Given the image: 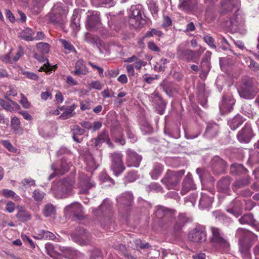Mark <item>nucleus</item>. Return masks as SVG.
Here are the masks:
<instances>
[{
    "mask_svg": "<svg viewBox=\"0 0 259 259\" xmlns=\"http://www.w3.org/2000/svg\"><path fill=\"white\" fill-rule=\"evenodd\" d=\"M73 185L74 182L70 180H60L53 183L51 191L55 197L65 198L71 195Z\"/></svg>",
    "mask_w": 259,
    "mask_h": 259,
    "instance_id": "obj_1",
    "label": "nucleus"
},
{
    "mask_svg": "<svg viewBox=\"0 0 259 259\" xmlns=\"http://www.w3.org/2000/svg\"><path fill=\"white\" fill-rule=\"evenodd\" d=\"M94 213L98 217L101 226L105 228L111 222L113 214L110 201L108 199H105L100 205L99 209L95 210Z\"/></svg>",
    "mask_w": 259,
    "mask_h": 259,
    "instance_id": "obj_2",
    "label": "nucleus"
},
{
    "mask_svg": "<svg viewBox=\"0 0 259 259\" xmlns=\"http://www.w3.org/2000/svg\"><path fill=\"white\" fill-rule=\"evenodd\" d=\"M68 12V10L63 7L62 4L56 3L48 14V17L51 22L62 25L66 20Z\"/></svg>",
    "mask_w": 259,
    "mask_h": 259,
    "instance_id": "obj_3",
    "label": "nucleus"
},
{
    "mask_svg": "<svg viewBox=\"0 0 259 259\" xmlns=\"http://www.w3.org/2000/svg\"><path fill=\"white\" fill-rule=\"evenodd\" d=\"M184 173V170L179 171L168 170L161 181L168 189H176Z\"/></svg>",
    "mask_w": 259,
    "mask_h": 259,
    "instance_id": "obj_4",
    "label": "nucleus"
},
{
    "mask_svg": "<svg viewBox=\"0 0 259 259\" xmlns=\"http://www.w3.org/2000/svg\"><path fill=\"white\" fill-rule=\"evenodd\" d=\"M258 91L250 79H244L238 90L240 97L248 100L254 98Z\"/></svg>",
    "mask_w": 259,
    "mask_h": 259,
    "instance_id": "obj_5",
    "label": "nucleus"
},
{
    "mask_svg": "<svg viewBox=\"0 0 259 259\" xmlns=\"http://www.w3.org/2000/svg\"><path fill=\"white\" fill-rule=\"evenodd\" d=\"M143 8L141 5L132 6L128 11L130 22L135 27H138L145 23L142 17Z\"/></svg>",
    "mask_w": 259,
    "mask_h": 259,
    "instance_id": "obj_6",
    "label": "nucleus"
},
{
    "mask_svg": "<svg viewBox=\"0 0 259 259\" xmlns=\"http://www.w3.org/2000/svg\"><path fill=\"white\" fill-rule=\"evenodd\" d=\"M111 159L110 169L114 175L118 176L125 170L122 161L123 155L119 152H114L110 155Z\"/></svg>",
    "mask_w": 259,
    "mask_h": 259,
    "instance_id": "obj_7",
    "label": "nucleus"
},
{
    "mask_svg": "<svg viewBox=\"0 0 259 259\" xmlns=\"http://www.w3.org/2000/svg\"><path fill=\"white\" fill-rule=\"evenodd\" d=\"M72 240L81 246L89 245L91 240V234L82 228H77L71 235Z\"/></svg>",
    "mask_w": 259,
    "mask_h": 259,
    "instance_id": "obj_8",
    "label": "nucleus"
},
{
    "mask_svg": "<svg viewBox=\"0 0 259 259\" xmlns=\"http://www.w3.org/2000/svg\"><path fill=\"white\" fill-rule=\"evenodd\" d=\"M155 215L157 219H161V221L160 222L161 226L163 225L168 226L172 224L174 220L170 211L166 208L162 206L156 207Z\"/></svg>",
    "mask_w": 259,
    "mask_h": 259,
    "instance_id": "obj_9",
    "label": "nucleus"
},
{
    "mask_svg": "<svg viewBox=\"0 0 259 259\" xmlns=\"http://www.w3.org/2000/svg\"><path fill=\"white\" fill-rule=\"evenodd\" d=\"M206 231L203 226L197 225L188 234L189 239L194 242H202L206 240Z\"/></svg>",
    "mask_w": 259,
    "mask_h": 259,
    "instance_id": "obj_10",
    "label": "nucleus"
},
{
    "mask_svg": "<svg viewBox=\"0 0 259 259\" xmlns=\"http://www.w3.org/2000/svg\"><path fill=\"white\" fill-rule=\"evenodd\" d=\"M211 230L212 233L211 242L225 250H228L229 247V242L221 234L220 230L218 228L211 227Z\"/></svg>",
    "mask_w": 259,
    "mask_h": 259,
    "instance_id": "obj_11",
    "label": "nucleus"
},
{
    "mask_svg": "<svg viewBox=\"0 0 259 259\" xmlns=\"http://www.w3.org/2000/svg\"><path fill=\"white\" fill-rule=\"evenodd\" d=\"M77 185L79 189V193L87 194L91 188L95 187V183L89 176L83 174H80Z\"/></svg>",
    "mask_w": 259,
    "mask_h": 259,
    "instance_id": "obj_12",
    "label": "nucleus"
},
{
    "mask_svg": "<svg viewBox=\"0 0 259 259\" xmlns=\"http://www.w3.org/2000/svg\"><path fill=\"white\" fill-rule=\"evenodd\" d=\"M150 100L157 112L160 114H163L166 108V103L159 94L156 92L153 93L150 97Z\"/></svg>",
    "mask_w": 259,
    "mask_h": 259,
    "instance_id": "obj_13",
    "label": "nucleus"
},
{
    "mask_svg": "<svg viewBox=\"0 0 259 259\" xmlns=\"http://www.w3.org/2000/svg\"><path fill=\"white\" fill-rule=\"evenodd\" d=\"M101 25L99 14L97 12L89 11L88 12L87 26L91 29H96Z\"/></svg>",
    "mask_w": 259,
    "mask_h": 259,
    "instance_id": "obj_14",
    "label": "nucleus"
},
{
    "mask_svg": "<svg viewBox=\"0 0 259 259\" xmlns=\"http://www.w3.org/2000/svg\"><path fill=\"white\" fill-rule=\"evenodd\" d=\"M126 153L127 166L138 167L141 161L142 156L130 149H128Z\"/></svg>",
    "mask_w": 259,
    "mask_h": 259,
    "instance_id": "obj_15",
    "label": "nucleus"
},
{
    "mask_svg": "<svg viewBox=\"0 0 259 259\" xmlns=\"http://www.w3.org/2000/svg\"><path fill=\"white\" fill-rule=\"evenodd\" d=\"M82 212V207L81 204L78 202L72 203L64 208L65 214L67 216L71 215L77 218H79Z\"/></svg>",
    "mask_w": 259,
    "mask_h": 259,
    "instance_id": "obj_16",
    "label": "nucleus"
},
{
    "mask_svg": "<svg viewBox=\"0 0 259 259\" xmlns=\"http://www.w3.org/2000/svg\"><path fill=\"white\" fill-rule=\"evenodd\" d=\"M234 104L235 100L231 95L224 96L219 105L220 111L223 114L230 111Z\"/></svg>",
    "mask_w": 259,
    "mask_h": 259,
    "instance_id": "obj_17",
    "label": "nucleus"
},
{
    "mask_svg": "<svg viewBox=\"0 0 259 259\" xmlns=\"http://www.w3.org/2000/svg\"><path fill=\"white\" fill-rule=\"evenodd\" d=\"M213 194L210 192H202L199 199V206L201 209L209 207L213 200Z\"/></svg>",
    "mask_w": 259,
    "mask_h": 259,
    "instance_id": "obj_18",
    "label": "nucleus"
},
{
    "mask_svg": "<svg viewBox=\"0 0 259 259\" xmlns=\"http://www.w3.org/2000/svg\"><path fill=\"white\" fill-rule=\"evenodd\" d=\"M252 137V129L249 125H245L237 135V138L241 143H248Z\"/></svg>",
    "mask_w": 259,
    "mask_h": 259,
    "instance_id": "obj_19",
    "label": "nucleus"
},
{
    "mask_svg": "<svg viewBox=\"0 0 259 259\" xmlns=\"http://www.w3.org/2000/svg\"><path fill=\"white\" fill-rule=\"evenodd\" d=\"M197 0H179L178 7L185 12H190L196 9Z\"/></svg>",
    "mask_w": 259,
    "mask_h": 259,
    "instance_id": "obj_20",
    "label": "nucleus"
},
{
    "mask_svg": "<svg viewBox=\"0 0 259 259\" xmlns=\"http://www.w3.org/2000/svg\"><path fill=\"white\" fill-rule=\"evenodd\" d=\"M195 185L193 183L192 175L188 172L182 183L181 193L182 195H184L190 190L195 189Z\"/></svg>",
    "mask_w": 259,
    "mask_h": 259,
    "instance_id": "obj_21",
    "label": "nucleus"
},
{
    "mask_svg": "<svg viewBox=\"0 0 259 259\" xmlns=\"http://www.w3.org/2000/svg\"><path fill=\"white\" fill-rule=\"evenodd\" d=\"M7 100L0 99V105L6 110L14 112L20 109V106L16 103L10 100L7 96H5Z\"/></svg>",
    "mask_w": 259,
    "mask_h": 259,
    "instance_id": "obj_22",
    "label": "nucleus"
},
{
    "mask_svg": "<svg viewBox=\"0 0 259 259\" xmlns=\"http://www.w3.org/2000/svg\"><path fill=\"white\" fill-rule=\"evenodd\" d=\"M133 201V196L132 193L127 192L122 193L117 199V203L123 207H129Z\"/></svg>",
    "mask_w": 259,
    "mask_h": 259,
    "instance_id": "obj_23",
    "label": "nucleus"
},
{
    "mask_svg": "<svg viewBox=\"0 0 259 259\" xmlns=\"http://www.w3.org/2000/svg\"><path fill=\"white\" fill-rule=\"evenodd\" d=\"M239 250L243 259H250L249 252L251 245L247 243L245 239L239 238Z\"/></svg>",
    "mask_w": 259,
    "mask_h": 259,
    "instance_id": "obj_24",
    "label": "nucleus"
},
{
    "mask_svg": "<svg viewBox=\"0 0 259 259\" xmlns=\"http://www.w3.org/2000/svg\"><path fill=\"white\" fill-rule=\"evenodd\" d=\"M77 105L75 104H73L70 106H62L60 107V109L63 111V113L59 116V118L62 120H65L74 116L75 114L74 111Z\"/></svg>",
    "mask_w": 259,
    "mask_h": 259,
    "instance_id": "obj_25",
    "label": "nucleus"
},
{
    "mask_svg": "<svg viewBox=\"0 0 259 259\" xmlns=\"http://www.w3.org/2000/svg\"><path fill=\"white\" fill-rule=\"evenodd\" d=\"M236 235L238 238L249 240L251 242L257 240V236L253 233L242 228L237 229Z\"/></svg>",
    "mask_w": 259,
    "mask_h": 259,
    "instance_id": "obj_26",
    "label": "nucleus"
},
{
    "mask_svg": "<svg viewBox=\"0 0 259 259\" xmlns=\"http://www.w3.org/2000/svg\"><path fill=\"white\" fill-rule=\"evenodd\" d=\"M242 205L243 202L241 200L236 199L230 204L227 211L236 217H238L241 213Z\"/></svg>",
    "mask_w": 259,
    "mask_h": 259,
    "instance_id": "obj_27",
    "label": "nucleus"
},
{
    "mask_svg": "<svg viewBox=\"0 0 259 259\" xmlns=\"http://www.w3.org/2000/svg\"><path fill=\"white\" fill-rule=\"evenodd\" d=\"M231 181V178L229 177H226L221 179L217 184L219 192L229 194L230 192Z\"/></svg>",
    "mask_w": 259,
    "mask_h": 259,
    "instance_id": "obj_28",
    "label": "nucleus"
},
{
    "mask_svg": "<svg viewBox=\"0 0 259 259\" xmlns=\"http://www.w3.org/2000/svg\"><path fill=\"white\" fill-rule=\"evenodd\" d=\"M219 125L213 122H208L205 132L204 134V137L208 139H211L215 137L219 131Z\"/></svg>",
    "mask_w": 259,
    "mask_h": 259,
    "instance_id": "obj_29",
    "label": "nucleus"
},
{
    "mask_svg": "<svg viewBox=\"0 0 259 259\" xmlns=\"http://www.w3.org/2000/svg\"><path fill=\"white\" fill-rule=\"evenodd\" d=\"M244 22L243 17L241 15L236 14L229 19L230 25L229 26L234 30H238L239 27L243 25Z\"/></svg>",
    "mask_w": 259,
    "mask_h": 259,
    "instance_id": "obj_30",
    "label": "nucleus"
},
{
    "mask_svg": "<svg viewBox=\"0 0 259 259\" xmlns=\"http://www.w3.org/2000/svg\"><path fill=\"white\" fill-rule=\"evenodd\" d=\"M239 4V0H223L221 2L222 7V13L232 11L237 7Z\"/></svg>",
    "mask_w": 259,
    "mask_h": 259,
    "instance_id": "obj_31",
    "label": "nucleus"
},
{
    "mask_svg": "<svg viewBox=\"0 0 259 259\" xmlns=\"http://www.w3.org/2000/svg\"><path fill=\"white\" fill-rule=\"evenodd\" d=\"M160 87L163 91L169 97L172 96L177 92L176 85L167 80H163L160 83Z\"/></svg>",
    "mask_w": 259,
    "mask_h": 259,
    "instance_id": "obj_32",
    "label": "nucleus"
},
{
    "mask_svg": "<svg viewBox=\"0 0 259 259\" xmlns=\"http://www.w3.org/2000/svg\"><path fill=\"white\" fill-rule=\"evenodd\" d=\"M108 139V132L106 131H103L99 134L97 137L91 141V144L96 148L98 149L101 147L102 144L105 142Z\"/></svg>",
    "mask_w": 259,
    "mask_h": 259,
    "instance_id": "obj_33",
    "label": "nucleus"
},
{
    "mask_svg": "<svg viewBox=\"0 0 259 259\" xmlns=\"http://www.w3.org/2000/svg\"><path fill=\"white\" fill-rule=\"evenodd\" d=\"M58 247L61 251L59 254H61L66 258L73 259L77 254L76 251L72 247L64 246H58Z\"/></svg>",
    "mask_w": 259,
    "mask_h": 259,
    "instance_id": "obj_34",
    "label": "nucleus"
},
{
    "mask_svg": "<svg viewBox=\"0 0 259 259\" xmlns=\"http://www.w3.org/2000/svg\"><path fill=\"white\" fill-rule=\"evenodd\" d=\"M89 72L84 61L82 60H78L75 65V70L72 72L74 75L80 76L87 74Z\"/></svg>",
    "mask_w": 259,
    "mask_h": 259,
    "instance_id": "obj_35",
    "label": "nucleus"
},
{
    "mask_svg": "<svg viewBox=\"0 0 259 259\" xmlns=\"http://www.w3.org/2000/svg\"><path fill=\"white\" fill-rule=\"evenodd\" d=\"M70 165L71 162L70 161L63 158L59 167H57L55 164H53L51 167L53 170L58 171L59 174L63 175L69 170Z\"/></svg>",
    "mask_w": 259,
    "mask_h": 259,
    "instance_id": "obj_36",
    "label": "nucleus"
},
{
    "mask_svg": "<svg viewBox=\"0 0 259 259\" xmlns=\"http://www.w3.org/2000/svg\"><path fill=\"white\" fill-rule=\"evenodd\" d=\"M17 208L18 209V211L16 216L22 222H26L31 219V214L23 206H18Z\"/></svg>",
    "mask_w": 259,
    "mask_h": 259,
    "instance_id": "obj_37",
    "label": "nucleus"
},
{
    "mask_svg": "<svg viewBox=\"0 0 259 259\" xmlns=\"http://www.w3.org/2000/svg\"><path fill=\"white\" fill-rule=\"evenodd\" d=\"M178 55L183 59L190 61L192 60L195 56V52L188 49H181L180 48L177 50Z\"/></svg>",
    "mask_w": 259,
    "mask_h": 259,
    "instance_id": "obj_38",
    "label": "nucleus"
},
{
    "mask_svg": "<svg viewBox=\"0 0 259 259\" xmlns=\"http://www.w3.org/2000/svg\"><path fill=\"white\" fill-rule=\"evenodd\" d=\"M244 121V119L240 115H236L233 118L230 119L228 123L231 128L235 130Z\"/></svg>",
    "mask_w": 259,
    "mask_h": 259,
    "instance_id": "obj_39",
    "label": "nucleus"
},
{
    "mask_svg": "<svg viewBox=\"0 0 259 259\" xmlns=\"http://www.w3.org/2000/svg\"><path fill=\"white\" fill-rule=\"evenodd\" d=\"M80 17V16L78 14V11L74 10L71 17L70 23V26L74 30L77 31L79 29Z\"/></svg>",
    "mask_w": 259,
    "mask_h": 259,
    "instance_id": "obj_40",
    "label": "nucleus"
},
{
    "mask_svg": "<svg viewBox=\"0 0 259 259\" xmlns=\"http://www.w3.org/2000/svg\"><path fill=\"white\" fill-rule=\"evenodd\" d=\"M188 222V219L184 213L179 214L176 221V224L174 226L175 230L178 231Z\"/></svg>",
    "mask_w": 259,
    "mask_h": 259,
    "instance_id": "obj_41",
    "label": "nucleus"
},
{
    "mask_svg": "<svg viewBox=\"0 0 259 259\" xmlns=\"http://www.w3.org/2000/svg\"><path fill=\"white\" fill-rule=\"evenodd\" d=\"M247 171V169L241 164H233L230 167V172L233 175L245 174Z\"/></svg>",
    "mask_w": 259,
    "mask_h": 259,
    "instance_id": "obj_42",
    "label": "nucleus"
},
{
    "mask_svg": "<svg viewBox=\"0 0 259 259\" xmlns=\"http://www.w3.org/2000/svg\"><path fill=\"white\" fill-rule=\"evenodd\" d=\"M211 161L213 168L217 170H223L226 167V163L225 161L219 156L214 157Z\"/></svg>",
    "mask_w": 259,
    "mask_h": 259,
    "instance_id": "obj_43",
    "label": "nucleus"
},
{
    "mask_svg": "<svg viewBox=\"0 0 259 259\" xmlns=\"http://www.w3.org/2000/svg\"><path fill=\"white\" fill-rule=\"evenodd\" d=\"M59 41L61 43L65 53L76 52V50L71 42L62 38L59 39Z\"/></svg>",
    "mask_w": 259,
    "mask_h": 259,
    "instance_id": "obj_44",
    "label": "nucleus"
},
{
    "mask_svg": "<svg viewBox=\"0 0 259 259\" xmlns=\"http://www.w3.org/2000/svg\"><path fill=\"white\" fill-rule=\"evenodd\" d=\"M239 222L241 224H246L253 225L254 224V220L251 213H246L244 214L239 219Z\"/></svg>",
    "mask_w": 259,
    "mask_h": 259,
    "instance_id": "obj_45",
    "label": "nucleus"
},
{
    "mask_svg": "<svg viewBox=\"0 0 259 259\" xmlns=\"http://www.w3.org/2000/svg\"><path fill=\"white\" fill-rule=\"evenodd\" d=\"M163 170V166L159 163L156 164L154 165L153 168L150 175L152 179L156 180L158 177L161 175Z\"/></svg>",
    "mask_w": 259,
    "mask_h": 259,
    "instance_id": "obj_46",
    "label": "nucleus"
},
{
    "mask_svg": "<svg viewBox=\"0 0 259 259\" xmlns=\"http://www.w3.org/2000/svg\"><path fill=\"white\" fill-rule=\"evenodd\" d=\"M84 40L86 42L92 45H97L100 44V39L98 36L89 33L85 34Z\"/></svg>",
    "mask_w": 259,
    "mask_h": 259,
    "instance_id": "obj_47",
    "label": "nucleus"
},
{
    "mask_svg": "<svg viewBox=\"0 0 259 259\" xmlns=\"http://www.w3.org/2000/svg\"><path fill=\"white\" fill-rule=\"evenodd\" d=\"M200 67L202 69V73L200 74V76H205L206 72L210 69V64L207 58H203L202 60Z\"/></svg>",
    "mask_w": 259,
    "mask_h": 259,
    "instance_id": "obj_48",
    "label": "nucleus"
},
{
    "mask_svg": "<svg viewBox=\"0 0 259 259\" xmlns=\"http://www.w3.org/2000/svg\"><path fill=\"white\" fill-rule=\"evenodd\" d=\"M250 182V180L248 177L243 178L237 180L233 185V189L236 190L235 189L239 188L248 185Z\"/></svg>",
    "mask_w": 259,
    "mask_h": 259,
    "instance_id": "obj_49",
    "label": "nucleus"
},
{
    "mask_svg": "<svg viewBox=\"0 0 259 259\" xmlns=\"http://www.w3.org/2000/svg\"><path fill=\"white\" fill-rule=\"evenodd\" d=\"M55 212V208L51 203L46 204L43 210V214L46 217H49L54 214Z\"/></svg>",
    "mask_w": 259,
    "mask_h": 259,
    "instance_id": "obj_50",
    "label": "nucleus"
},
{
    "mask_svg": "<svg viewBox=\"0 0 259 259\" xmlns=\"http://www.w3.org/2000/svg\"><path fill=\"white\" fill-rule=\"evenodd\" d=\"M87 163V169L88 171H92L95 170L98 167V165L96 163L95 159L91 156H89L86 160Z\"/></svg>",
    "mask_w": 259,
    "mask_h": 259,
    "instance_id": "obj_51",
    "label": "nucleus"
},
{
    "mask_svg": "<svg viewBox=\"0 0 259 259\" xmlns=\"http://www.w3.org/2000/svg\"><path fill=\"white\" fill-rule=\"evenodd\" d=\"M34 32L29 28L25 29L21 34V37L26 41H32Z\"/></svg>",
    "mask_w": 259,
    "mask_h": 259,
    "instance_id": "obj_52",
    "label": "nucleus"
},
{
    "mask_svg": "<svg viewBox=\"0 0 259 259\" xmlns=\"http://www.w3.org/2000/svg\"><path fill=\"white\" fill-rule=\"evenodd\" d=\"M49 0H33V10L38 13L44 5Z\"/></svg>",
    "mask_w": 259,
    "mask_h": 259,
    "instance_id": "obj_53",
    "label": "nucleus"
},
{
    "mask_svg": "<svg viewBox=\"0 0 259 259\" xmlns=\"http://www.w3.org/2000/svg\"><path fill=\"white\" fill-rule=\"evenodd\" d=\"M36 48L41 54H47L50 51V45L46 42H40L37 44Z\"/></svg>",
    "mask_w": 259,
    "mask_h": 259,
    "instance_id": "obj_54",
    "label": "nucleus"
},
{
    "mask_svg": "<svg viewBox=\"0 0 259 259\" xmlns=\"http://www.w3.org/2000/svg\"><path fill=\"white\" fill-rule=\"evenodd\" d=\"M57 247H55L52 243H47L45 245V249L48 255L52 257H55L59 253L56 250Z\"/></svg>",
    "mask_w": 259,
    "mask_h": 259,
    "instance_id": "obj_55",
    "label": "nucleus"
},
{
    "mask_svg": "<svg viewBox=\"0 0 259 259\" xmlns=\"http://www.w3.org/2000/svg\"><path fill=\"white\" fill-rule=\"evenodd\" d=\"M45 195V193L38 189L35 190L33 192L32 197L34 199L37 201H41Z\"/></svg>",
    "mask_w": 259,
    "mask_h": 259,
    "instance_id": "obj_56",
    "label": "nucleus"
},
{
    "mask_svg": "<svg viewBox=\"0 0 259 259\" xmlns=\"http://www.w3.org/2000/svg\"><path fill=\"white\" fill-rule=\"evenodd\" d=\"M163 35V33L160 30L156 29H151L150 31H147L145 35V37H151L153 35H156L159 37H161Z\"/></svg>",
    "mask_w": 259,
    "mask_h": 259,
    "instance_id": "obj_57",
    "label": "nucleus"
},
{
    "mask_svg": "<svg viewBox=\"0 0 259 259\" xmlns=\"http://www.w3.org/2000/svg\"><path fill=\"white\" fill-rule=\"evenodd\" d=\"M138 178L137 172L135 171H131L128 172L125 176V181L128 182H133Z\"/></svg>",
    "mask_w": 259,
    "mask_h": 259,
    "instance_id": "obj_58",
    "label": "nucleus"
},
{
    "mask_svg": "<svg viewBox=\"0 0 259 259\" xmlns=\"http://www.w3.org/2000/svg\"><path fill=\"white\" fill-rule=\"evenodd\" d=\"M99 180L101 182H109L113 184L114 181L106 172H102L99 176Z\"/></svg>",
    "mask_w": 259,
    "mask_h": 259,
    "instance_id": "obj_59",
    "label": "nucleus"
},
{
    "mask_svg": "<svg viewBox=\"0 0 259 259\" xmlns=\"http://www.w3.org/2000/svg\"><path fill=\"white\" fill-rule=\"evenodd\" d=\"M41 234L42 235V238L48 240H54L56 236L52 233L48 231H41Z\"/></svg>",
    "mask_w": 259,
    "mask_h": 259,
    "instance_id": "obj_60",
    "label": "nucleus"
},
{
    "mask_svg": "<svg viewBox=\"0 0 259 259\" xmlns=\"http://www.w3.org/2000/svg\"><path fill=\"white\" fill-rule=\"evenodd\" d=\"M204 41L211 48L216 49V46L214 44L213 38L209 35H205L203 37Z\"/></svg>",
    "mask_w": 259,
    "mask_h": 259,
    "instance_id": "obj_61",
    "label": "nucleus"
},
{
    "mask_svg": "<svg viewBox=\"0 0 259 259\" xmlns=\"http://www.w3.org/2000/svg\"><path fill=\"white\" fill-rule=\"evenodd\" d=\"M250 64L249 65V68L254 71H259V65L257 63L255 62L253 59L249 58Z\"/></svg>",
    "mask_w": 259,
    "mask_h": 259,
    "instance_id": "obj_62",
    "label": "nucleus"
},
{
    "mask_svg": "<svg viewBox=\"0 0 259 259\" xmlns=\"http://www.w3.org/2000/svg\"><path fill=\"white\" fill-rule=\"evenodd\" d=\"M21 99L20 101V104L22 105L23 108L25 109H29L30 107V103L28 102L27 99L24 97V95L21 94Z\"/></svg>",
    "mask_w": 259,
    "mask_h": 259,
    "instance_id": "obj_63",
    "label": "nucleus"
},
{
    "mask_svg": "<svg viewBox=\"0 0 259 259\" xmlns=\"http://www.w3.org/2000/svg\"><path fill=\"white\" fill-rule=\"evenodd\" d=\"M16 208L15 204L12 201H9L5 207L6 211L9 213L13 212Z\"/></svg>",
    "mask_w": 259,
    "mask_h": 259,
    "instance_id": "obj_64",
    "label": "nucleus"
}]
</instances>
